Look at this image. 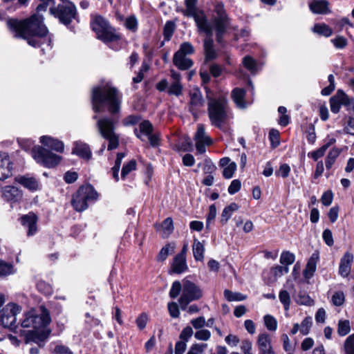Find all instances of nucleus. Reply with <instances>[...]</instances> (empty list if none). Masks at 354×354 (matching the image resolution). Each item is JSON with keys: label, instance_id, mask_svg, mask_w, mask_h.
Listing matches in <instances>:
<instances>
[{"label": "nucleus", "instance_id": "f257e3e1", "mask_svg": "<svg viewBox=\"0 0 354 354\" xmlns=\"http://www.w3.org/2000/svg\"><path fill=\"white\" fill-rule=\"evenodd\" d=\"M39 1L41 3L37 6L36 14L23 20L9 19L7 25L10 30L15 33V37L22 38L26 40L30 46L35 48L41 47V50L44 51V45L49 48H52V39L44 24V17L39 12L46 11L47 7L50 6V13L67 26L75 17L76 8L68 0Z\"/></svg>", "mask_w": 354, "mask_h": 354}, {"label": "nucleus", "instance_id": "f03ea898", "mask_svg": "<svg viewBox=\"0 0 354 354\" xmlns=\"http://www.w3.org/2000/svg\"><path fill=\"white\" fill-rule=\"evenodd\" d=\"M122 92L112 82L102 80L92 88V107L95 113L107 111L111 115L119 114L122 103Z\"/></svg>", "mask_w": 354, "mask_h": 354}, {"label": "nucleus", "instance_id": "7ed1b4c3", "mask_svg": "<svg viewBox=\"0 0 354 354\" xmlns=\"http://www.w3.org/2000/svg\"><path fill=\"white\" fill-rule=\"evenodd\" d=\"M40 310V315L35 314L34 311H30L24 315V319L22 320L21 326L23 328L35 329L25 333L26 343L34 342L38 344L39 342H42L47 337V335L39 334L36 330L44 328L51 321L48 310L44 306H41Z\"/></svg>", "mask_w": 354, "mask_h": 354}, {"label": "nucleus", "instance_id": "20e7f679", "mask_svg": "<svg viewBox=\"0 0 354 354\" xmlns=\"http://www.w3.org/2000/svg\"><path fill=\"white\" fill-rule=\"evenodd\" d=\"M91 28L95 33L96 38L108 45L111 49L118 51L122 48L121 33L102 16L93 15Z\"/></svg>", "mask_w": 354, "mask_h": 354}, {"label": "nucleus", "instance_id": "39448f33", "mask_svg": "<svg viewBox=\"0 0 354 354\" xmlns=\"http://www.w3.org/2000/svg\"><path fill=\"white\" fill-rule=\"evenodd\" d=\"M229 25L230 19L227 15L223 3L216 2L214 5V14L212 17V24H210L211 34L204 32L207 36L204 41V50L214 48V41L212 38L213 35V28L216 32V39L217 42L221 43L222 38Z\"/></svg>", "mask_w": 354, "mask_h": 354}, {"label": "nucleus", "instance_id": "423d86ee", "mask_svg": "<svg viewBox=\"0 0 354 354\" xmlns=\"http://www.w3.org/2000/svg\"><path fill=\"white\" fill-rule=\"evenodd\" d=\"M207 98L208 100L207 111L210 122L212 125L222 129L230 119L227 100L224 96L213 98L209 95V90H207Z\"/></svg>", "mask_w": 354, "mask_h": 354}, {"label": "nucleus", "instance_id": "0eeeda50", "mask_svg": "<svg viewBox=\"0 0 354 354\" xmlns=\"http://www.w3.org/2000/svg\"><path fill=\"white\" fill-rule=\"evenodd\" d=\"M197 0H185V9L183 15L187 17H194L196 26L200 32L211 34L210 23L202 11H198L196 8Z\"/></svg>", "mask_w": 354, "mask_h": 354}, {"label": "nucleus", "instance_id": "6e6552de", "mask_svg": "<svg viewBox=\"0 0 354 354\" xmlns=\"http://www.w3.org/2000/svg\"><path fill=\"white\" fill-rule=\"evenodd\" d=\"M97 127L102 136L109 140L108 150L116 149L119 145V136L114 132L113 119L107 117L100 118L97 121Z\"/></svg>", "mask_w": 354, "mask_h": 354}, {"label": "nucleus", "instance_id": "1a4fd4ad", "mask_svg": "<svg viewBox=\"0 0 354 354\" xmlns=\"http://www.w3.org/2000/svg\"><path fill=\"white\" fill-rule=\"evenodd\" d=\"M202 296L203 292L197 285L188 280L184 281L182 295L178 300L180 308L186 310L190 302L199 299Z\"/></svg>", "mask_w": 354, "mask_h": 354}, {"label": "nucleus", "instance_id": "9d476101", "mask_svg": "<svg viewBox=\"0 0 354 354\" xmlns=\"http://www.w3.org/2000/svg\"><path fill=\"white\" fill-rule=\"evenodd\" d=\"M33 158L39 163L44 166L51 168L57 165L60 160L61 156L52 153L50 151L41 147H33L31 151Z\"/></svg>", "mask_w": 354, "mask_h": 354}, {"label": "nucleus", "instance_id": "9b49d317", "mask_svg": "<svg viewBox=\"0 0 354 354\" xmlns=\"http://www.w3.org/2000/svg\"><path fill=\"white\" fill-rule=\"evenodd\" d=\"M21 311V308L12 303L7 304L2 310L0 324L4 328H12L16 322V315Z\"/></svg>", "mask_w": 354, "mask_h": 354}, {"label": "nucleus", "instance_id": "f8f14e48", "mask_svg": "<svg viewBox=\"0 0 354 354\" xmlns=\"http://www.w3.org/2000/svg\"><path fill=\"white\" fill-rule=\"evenodd\" d=\"M88 200V184L82 185L73 195L71 205L77 212H82L87 208Z\"/></svg>", "mask_w": 354, "mask_h": 354}, {"label": "nucleus", "instance_id": "ddd939ff", "mask_svg": "<svg viewBox=\"0 0 354 354\" xmlns=\"http://www.w3.org/2000/svg\"><path fill=\"white\" fill-rule=\"evenodd\" d=\"M194 141L198 153L202 154L206 151L205 147L212 143V140L206 133L205 127L203 124H198L197 131L194 136Z\"/></svg>", "mask_w": 354, "mask_h": 354}, {"label": "nucleus", "instance_id": "4468645a", "mask_svg": "<svg viewBox=\"0 0 354 354\" xmlns=\"http://www.w3.org/2000/svg\"><path fill=\"white\" fill-rule=\"evenodd\" d=\"M189 111L194 117L197 116L201 108L204 106L205 100L198 88H194L189 92Z\"/></svg>", "mask_w": 354, "mask_h": 354}, {"label": "nucleus", "instance_id": "2eb2a0df", "mask_svg": "<svg viewBox=\"0 0 354 354\" xmlns=\"http://www.w3.org/2000/svg\"><path fill=\"white\" fill-rule=\"evenodd\" d=\"M171 83L169 84L167 93L170 95L179 97L183 94V86L181 82V75L174 70L170 71Z\"/></svg>", "mask_w": 354, "mask_h": 354}, {"label": "nucleus", "instance_id": "dca6fc26", "mask_svg": "<svg viewBox=\"0 0 354 354\" xmlns=\"http://www.w3.org/2000/svg\"><path fill=\"white\" fill-rule=\"evenodd\" d=\"M350 99L342 91L338 90L337 93L330 99V110L333 113H337L342 105H349Z\"/></svg>", "mask_w": 354, "mask_h": 354}, {"label": "nucleus", "instance_id": "f3484780", "mask_svg": "<svg viewBox=\"0 0 354 354\" xmlns=\"http://www.w3.org/2000/svg\"><path fill=\"white\" fill-rule=\"evenodd\" d=\"M259 354H277L273 350L270 335L263 333L259 335L257 341Z\"/></svg>", "mask_w": 354, "mask_h": 354}, {"label": "nucleus", "instance_id": "a211bd4d", "mask_svg": "<svg viewBox=\"0 0 354 354\" xmlns=\"http://www.w3.org/2000/svg\"><path fill=\"white\" fill-rule=\"evenodd\" d=\"M37 216L33 212H29L28 214L21 217V223L22 225L28 228L27 235L28 236H33L37 231Z\"/></svg>", "mask_w": 354, "mask_h": 354}, {"label": "nucleus", "instance_id": "6ab92c4d", "mask_svg": "<svg viewBox=\"0 0 354 354\" xmlns=\"http://www.w3.org/2000/svg\"><path fill=\"white\" fill-rule=\"evenodd\" d=\"M2 198L8 202H17L21 197V192L15 186H4L1 188Z\"/></svg>", "mask_w": 354, "mask_h": 354}, {"label": "nucleus", "instance_id": "aec40b11", "mask_svg": "<svg viewBox=\"0 0 354 354\" xmlns=\"http://www.w3.org/2000/svg\"><path fill=\"white\" fill-rule=\"evenodd\" d=\"M353 254L346 252L340 259L339 266V274L345 278L348 277L351 270V266L353 262Z\"/></svg>", "mask_w": 354, "mask_h": 354}, {"label": "nucleus", "instance_id": "412c9836", "mask_svg": "<svg viewBox=\"0 0 354 354\" xmlns=\"http://www.w3.org/2000/svg\"><path fill=\"white\" fill-rule=\"evenodd\" d=\"M12 162L7 153L0 152V180H3L12 176Z\"/></svg>", "mask_w": 354, "mask_h": 354}, {"label": "nucleus", "instance_id": "4be33fe9", "mask_svg": "<svg viewBox=\"0 0 354 354\" xmlns=\"http://www.w3.org/2000/svg\"><path fill=\"white\" fill-rule=\"evenodd\" d=\"M153 130L152 124L149 120H145L139 124L138 128L134 129V133L138 138L142 141H145V138L153 133Z\"/></svg>", "mask_w": 354, "mask_h": 354}, {"label": "nucleus", "instance_id": "5701e85b", "mask_svg": "<svg viewBox=\"0 0 354 354\" xmlns=\"http://www.w3.org/2000/svg\"><path fill=\"white\" fill-rule=\"evenodd\" d=\"M319 257L317 252H314L308 259L306 266L303 271V275L305 279H310L313 275L317 268V263L319 261Z\"/></svg>", "mask_w": 354, "mask_h": 354}, {"label": "nucleus", "instance_id": "b1692460", "mask_svg": "<svg viewBox=\"0 0 354 354\" xmlns=\"http://www.w3.org/2000/svg\"><path fill=\"white\" fill-rule=\"evenodd\" d=\"M40 142L44 146L52 150L57 152H62L64 151V143L57 139H55L48 136H43L40 138Z\"/></svg>", "mask_w": 354, "mask_h": 354}, {"label": "nucleus", "instance_id": "393cba45", "mask_svg": "<svg viewBox=\"0 0 354 354\" xmlns=\"http://www.w3.org/2000/svg\"><path fill=\"white\" fill-rule=\"evenodd\" d=\"M174 64L180 70L185 71L189 69L193 65V62L187 58L185 55L175 53L173 57Z\"/></svg>", "mask_w": 354, "mask_h": 354}, {"label": "nucleus", "instance_id": "a878e982", "mask_svg": "<svg viewBox=\"0 0 354 354\" xmlns=\"http://www.w3.org/2000/svg\"><path fill=\"white\" fill-rule=\"evenodd\" d=\"M171 272L176 274H181L188 269L186 257L176 255L171 265Z\"/></svg>", "mask_w": 354, "mask_h": 354}, {"label": "nucleus", "instance_id": "bb28decb", "mask_svg": "<svg viewBox=\"0 0 354 354\" xmlns=\"http://www.w3.org/2000/svg\"><path fill=\"white\" fill-rule=\"evenodd\" d=\"M245 93L243 88H235L232 91V98L239 109H245L247 106L245 100Z\"/></svg>", "mask_w": 354, "mask_h": 354}, {"label": "nucleus", "instance_id": "cd10ccee", "mask_svg": "<svg viewBox=\"0 0 354 354\" xmlns=\"http://www.w3.org/2000/svg\"><path fill=\"white\" fill-rule=\"evenodd\" d=\"M328 3L325 0H314L309 4L310 10L315 14H326Z\"/></svg>", "mask_w": 354, "mask_h": 354}, {"label": "nucleus", "instance_id": "c85d7f7f", "mask_svg": "<svg viewBox=\"0 0 354 354\" xmlns=\"http://www.w3.org/2000/svg\"><path fill=\"white\" fill-rule=\"evenodd\" d=\"M192 251L194 258L197 261H202L204 259L205 245L203 242L199 241L196 238H194Z\"/></svg>", "mask_w": 354, "mask_h": 354}, {"label": "nucleus", "instance_id": "c756f323", "mask_svg": "<svg viewBox=\"0 0 354 354\" xmlns=\"http://www.w3.org/2000/svg\"><path fill=\"white\" fill-rule=\"evenodd\" d=\"M239 205L235 203H232L226 206L222 212L221 222L224 225L226 224L228 220L231 218L232 214L238 210Z\"/></svg>", "mask_w": 354, "mask_h": 354}, {"label": "nucleus", "instance_id": "7c9ffc66", "mask_svg": "<svg viewBox=\"0 0 354 354\" xmlns=\"http://www.w3.org/2000/svg\"><path fill=\"white\" fill-rule=\"evenodd\" d=\"M15 180L25 187L31 190L36 189L38 186L37 181L34 178L18 176L15 178Z\"/></svg>", "mask_w": 354, "mask_h": 354}, {"label": "nucleus", "instance_id": "2f4dec72", "mask_svg": "<svg viewBox=\"0 0 354 354\" xmlns=\"http://www.w3.org/2000/svg\"><path fill=\"white\" fill-rule=\"evenodd\" d=\"M72 153L84 158H88V150L86 144L75 142Z\"/></svg>", "mask_w": 354, "mask_h": 354}, {"label": "nucleus", "instance_id": "473e14b6", "mask_svg": "<svg viewBox=\"0 0 354 354\" xmlns=\"http://www.w3.org/2000/svg\"><path fill=\"white\" fill-rule=\"evenodd\" d=\"M294 299L299 305L312 306L314 304L313 299L304 291H299Z\"/></svg>", "mask_w": 354, "mask_h": 354}, {"label": "nucleus", "instance_id": "72a5a7b5", "mask_svg": "<svg viewBox=\"0 0 354 354\" xmlns=\"http://www.w3.org/2000/svg\"><path fill=\"white\" fill-rule=\"evenodd\" d=\"M340 153L341 151L336 147H333L329 151L326 159V167L327 169H330L332 167Z\"/></svg>", "mask_w": 354, "mask_h": 354}, {"label": "nucleus", "instance_id": "f704fd0d", "mask_svg": "<svg viewBox=\"0 0 354 354\" xmlns=\"http://www.w3.org/2000/svg\"><path fill=\"white\" fill-rule=\"evenodd\" d=\"M279 299L280 302L282 304L283 308L286 311H288L290 307V292L286 290L282 289L279 293Z\"/></svg>", "mask_w": 354, "mask_h": 354}, {"label": "nucleus", "instance_id": "c9c22d12", "mask_svg": "<svg viewBox=\"0 0 354 354\" xmlns=\"http://www.w3.org/2000/svg\"><path fill=\"white\" fill-rule=\"evenodd\" d=\"M174 231V224L171 218H167L161 225V234L164 238L168 237Z\"/></svg>", "mask_w": 354, "mask_h": 354}, {"label": "nucleus", "instance_id": "e433bc0d", "mask_svg": "<svg viewBox=\"0 0 354 354\" xmlns=\"http://www.w3.org/2000/svg\"><path fill=\"white\" fill-rule=\"evenodd\" d=\"M224 297L228 301H241L245 300L247 297L240 292H234L229 290H224Z\"/></svg>", "mask_w": 354, "mask_h": 354}, {"label": "nucleus", "instance_id": "4c0bfd02", "mask_svg": "<svg viewBox=\"0 0 354 354\" xmlns=\"http://www.w3.org/2000/svg\"><path fill=\"white\" fill-rule=\"evenodd\" d=\"M313 30L314 32L325 36L326 37H330L333 33V31L329 28V26L324 24H315L313 28Z\"/></svg>", "mask_w": 354, "mask_h": 354}, {"label": "nucleus", "instance_id": "58836bf2", "mask_svg": "<svg viewBox=\"0 0 354 354\" xmlns=\"http://www.w3.org/2000/svg\"><path fill=\"white\" fill-rule=\"evenodd\" d=\"M351 331V325L349 320H339L337 324V333L339 336H345Z\"/></svg>", "mask_w": 354, "mask_h": 354}, {"label": "nucleus", "instance_id": "ea45409f", "mask_svg": "<svg viewBox=\"0 0 354 354\" xmlns=\"http://www.w3.org/2000/svg\"><path fill=\"white\" fill-rule=\"evenodd\" d=\"M289 272V268L287 266H276L270 269V274L273 279L272 281H276L279 277H281L284 274Z\"/></svg>", "mask_w": 354, "mask_h": 354}, {"label": "nucleus", "instance_id": "a19ab883", "mask_svg": "<svg viewBox=\"0 0 354 354\" xmlns=\"http://www.w3.org/2000/svg\"><path fill=\"white\" fill-rule=\"evenodd\" d=\"M295 260V254L289 251H283L280 257V263L287 267L293 263Z\"/></svg>", "mask_w": 354, "mask_h": 354}, {"label": "nucleus", "instance_id": "79ce46f5", "mask_svg": "<svg viewBox=\"0 0 354 354\" xmlns=\"http://www.w3.org/2000/svg\"><path fill=\"white\" fill-rule=\"evenodd\" d=\"M243 64L248 71H250L253 74H254L257 71V62L250 56H245L243 59Z\"/></svg>", "mask_w": 354, "mask_h": 354}, {"label": "nucleus", "instance_id": "37998d69", "mask_svg": "<svg viewBox=\"0 0 354 354\" xmlns=\"http://www.w3.org/2000/svg\"><path fill=\"white\" fill-rule=\"evenodd\" d=\"M313 324V319L311 317H306L304 319V320L301 322V324L299 325L300 328V333L304 335H306L309 333L310 329Z\"/></svg>", "mask_w": 354, "mask_h": 354}, {"label": "nucleus", "instance_id": "c03bdc74", "mask_svg": "<svg viewBox=\"0 0 354 354\" xmlns=\"http://www.w3.org/2000/svg\"><path fill=\"white\" fill-rule=\"evenodd\" d=\"M264 324L268 330L275 331L277 328V319L272 315H267L264 316Z\"/></svg>", "mask_w": 354, "mask_h": 354}, {"label": "nucleus", "instance_id": "a18cd8bd", "mask_svg": "<svg viewBox=\"0 0 354 354\" xmlns=\"http://www.w3.org/2000/svg\"><path fill=\"white\" fill-rule=\"evenodd\" d=\"M176 26L175 24L171 21H168L166 22L164 27V37L165 40L169 41L170 40L173 33L175 30Z\"/></svg>", "mask_w": 354, "mask_h": 354}, {"label": "nucleus", "instance_id": "49530a36", "mask_svg": "<svg viewBox=\"0 0 354 354\" xmlns=\"http://www.w3.org/2000/svg\"><path fill=\"white\" fill-rule=\"evenodd\" d=\"M174 250V246L171 245L170 244L166 245L160 250L158 255L157 256V260L159 261H164L167 258L169 253L172 252Z\"/></svg>", "mask_w": 354, "mask_h": 354}, {"label": "nucleus", "instance_id": "de8ad7c7", "mask_svg": "<svg viewBox=\"0 0 354 354\" xmlns=\"http://www.w3.org/2000/svg\"><path fill=\"white\" fill-rule=\"evenodd\" d=\"M138 25V19L134 15L128 17L125 20V27L132 32H136L137 30Z\"/></svg>", "mask_w": 354, "mask_h": 354}, {"label": "nucleus", "instance_id": "09e8293b", "mask_svg": "<svg viewBox=\"0 0 354 354\" xmlns=\"http://www.w3.org/2000/svg\"><path fill=\"white\" fill-rule=\"evenodd\" d=\"M344 348L346 354H354V333L346 339Z\"/></svg>", "mask_w": 354, "mask_h": 354}, {"label": "nucleus", "instance_id": "8fccbe9b", "mask_svg": "<svg viewBox=\"0 0 354 354\" xmlns=\"http://www.w3.org/2000/svg\"><path fill=\"white\" fill-rule=\"evenodd\" d=\"M12 273H13L12 265L0 260V277L9 275Z\"/></svg>", "mask_w": 354, "mask_h": 354}, {"label": "nucleus", "instance_id": "3c124183", "mask_svg": "<svg viewBox=\"0 0 354 354\" xmlns=\"http://www.w3.org/2000/svg\"><path fill=\"white\" fill-rule=\"evenodd\" d=\"M194 337L199 341H207L211 337V332L207 329H201L196 331Z\"/></svg>", "mask_w": 354, "mask_h": 354}, {"label": "nucleus", "instance_id": "603ef678", "mask_svg": "<svg viewBox=\"0 0 354 354\" xmlns=\"http://www.w3.org/2000/svg\"><path fill=\"white\" fill-rule=\"evenodd\" d=\"M332 303L334 306H340L345 301V296L342 291L335 292L332 296Z\"/></svg>", "mask_w": 354, "mask_h": 354}, {"label": "nucleus", "instance_id": "864d4df0", "mask_svg": "<svg viewBox=\"0 0 354 354\" xmlns=\"http://www.w3.org/2000/svg\"><path fill=\"white\" fill-rule=\"evenodd\" d=\"M37 288L39 292L46 295H51V293L53 292L51 286L43 281H39L37 283Z\"/></svg>", "mask_w": 354, "mask_h": 354}, {"label": "nucleus", "instance_id": "5fc2aeb1", "mask_svg": "<svg viewBox=\"0 0 354 354\" xmlns=\"http://www.w3.org/2000/svg\"><path fill=\"white\" fill-rule=\"evenodd\" d=\"M181 290H183V286L178 281H176L172 283L171 288L169 291V296L171 298L175 299L176 298Z\"/></svg>", "mask_w": 354, "mask_h": 354}, {"label": "nucleus", "instance_id": "6e6d98bb", "mask_svg": "<svg viewBox=\"0 0 354 354\" xmlns=\"http://www.w3.org/2000/svg\"><path fill=\"white\" fill-rule=\"evenodd\" d=\"M269 139L271 142L272 147H277L280 143L279 131L274 129H271L269 132Z\"/></svg>", "mask_w": 354, "mask_h": 354}, {"label": "nucleus", "instance_id": "4d7b16f0", "mask_svg": "<svg viewBox=\"0 0 354 354\" xmlns=\"http://www.w3.org/2000/svg\"><path fill=\"white\" fill-rule=\"evenodd\" d=\"M136 167V161L134 160H130L128 163L124 165L122 169V178H124L131 171L135 170Z\"/></svg>", "mask_w": 354, "mask_h": 354}, {"label": "nucleus", "instance_id": "13d9d810", "mask_svg": "<svg viewBox=\"0 0 354 354\" xmlns=\"http://www.w3.org/2000/svg\"><path fill=\"white\" fill-rule=\"evenodd\" d=\"M176 53L185 55H192L194 53V48L189 42H184Z\"/></svg>", "mask_w": 354, "mask_h": 354}, {"label": "nucleus", "instance_id": "bf43d9fd", "mask_svg": "<svg viewBox=\"0 0 354 354\" xmlns=\"http://www.w3.org/2000/svg\"><path fill=\"white\" fill-rule=\"evenodd\" d=\"M290 172V167L288 164H282L280 165L278 170L275 171L277 176H281L283 178H287Z\"/></svg>", "mask_w": 354, "mask_h": 354}, {"label": "nucleus", "instance_id": "052dcab7", "mask_svg": "<svg viewBox=\"0 0 354 354\" xmlns=\"http://www.w3.org/2000/svg\"><path fill=\"white\" fill-rule=\"evenodd\" d=\"M236 169V165L235 162H231L226 166L223 171V175L225 178H231L233 176L234 171Z\"/></svg>", "mask_w": 354, "mask_h": 354}, {"label": "nucleus", "instance_id": "680f3d73", "mask_svg": "<svg viewBox=\"0 0 354 354\" xmlns=\"http://www.w3.org/2000/svg\"><path fill=\"white\" fill-rule=\"evenodd\" d=\"M207 346V344H194L187 354H202Z\"/></svg>", "mask_w": 354, "mask_h": 354}, {"label": "nucleus", "instance_id": "e2e57ef3", "mask_svg": "<svg viewBox=\"0 0 354 354\" xmlns=\"http://www.w3.org/2000/svg\"><path fill=\"white\" fill-rule=\"evenodd\" d=\"M192 326L198 330L203 329V328L205 326L206 321L204 317L201 316L196 319H193L190 321Z\"/></svg>", "mask_w": 354, "mask_h": 354}, {"label": "nucleus", "instance_id": "0e129e2a", "mask_svg": "<svg viewBox=\"0 0 354 354\" xmlns=\"http://www.w3.org/2000/svg\"><path fill=\"white\" fill-rule=\"evenodd\" d=\"M194 334V331H193V329L191 326H186L185 328H184L183 329V330L181 331L180 334V339L184 342H187L189 338L192 336V335Z\"/></svg>", "mask_w": 354, "mask_h": 354}, {"label": "nucleus", "instance_id": "69168bd1", "mask_svg": "<svg viewBox=\"0 0 354 354\" xmlns=\"http://www.w3.org/2000/svg\"><path fill=\"white\" fill-rule=\"evenodd\" d=\"M331 42L337 48L339 49H342L347 45L346 39L342 36L336 37L335 38L331 39Z\"/></svg>", "mask_w": 354, "mask_h": 354}, {"label": "nucleus", "instance_id": "338daca9", "mask_svg": "<svg viewBox=\"0 0 354 354\" xmlns=\"http://www.w3.org/2000/svg\"><path fill=\"white\" fill-rule=\"evenodd\" d=\"M216 167L209 159H205L203 162V171L205 174H212L215 171Z\"/></svg>", "mask_w": 354, "mask_h": 354}, {"label": "nucleus", "instance_id": "774afa93", "mask_svg": "<svg viewBox=\"0 0 354 354\" xmlns=\"http://www.w3.org/2000/svg\"><path fill=\"white\" fill-rule=\"evenodd\" d=\"M322 238L327 245L332 246L334 244L332 232L330 230L326 229L324 230Z\"/></svg>", "mask_w": 354, "mask_h": 354}]
</instances>
